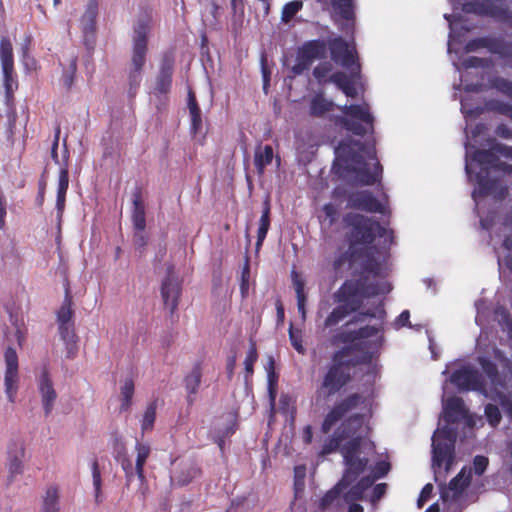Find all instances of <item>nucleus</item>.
Wrapping results in <instances>:
<instances>
[{"mask_svg": "<svg viewBox=\"0 0 512 512\" xmlns=\"http://www.w3.org/2000/svg\"><path fill=\"white\" fill-rule=\"evenodd\" d=\"M174 64H175L174 55L170 52L164 53L161 58L159 73L173 75Z\"/></svg>", "mask_w": 512, "mask_h": 512, "instance_id": "obj_54", "label": "nucleus"}, {"mask_svg": "<svg viewBox=\"0 0 512 512\" xmlns=\"http://www.w3.org/2000/svg\"><path fill=\"white\" fill-rule=\"evenodd\" d=\"M289 340L293 348L301 355H304L306 352L305 347L303 346L302 332L301 330H295L293 325H290L289 328Z\"/></svg>", "mask_w": 512, "mask_h": 512, "instance_id": "obj_51", "label": "nucleus"}, {"mask_svg": "<svg viewBox=\"0 0 512 512\" xmlns=\"http://www.w3.org/2000/svg\"><path fill=\"white\" fill-rule=\"evenodd\" d=\"M486 48L493 54L505 55L508 50V45L501 38L485 36L469 40L465 45L467 52H474L479 49Z\"/></svg>", "mask_w": 512, "mask_h": 512, "instance_id": "obj_21", "label": "nucleus"}, {"mask_svg": "<svg viewBox=\"0 0 512 512\" xmlns=\"http://www.w3.org/2000/svg\"><path fill=\"white\" fill-rule=\"evenodd\" d=\"M494 357L501 366L487 357H479L478 363L490 383L491 399L498 401L512 421V361L500 349L494 350Z\"/></svg>", "mask_w": 512, "mask_h": 512, "instance_id": "obj_5", "label": "nucleus"}, {"mask_svg": "<svg viewBox=\"0 0 512 512\" xmlns=\"http://www.w3.org/2000/svg\"><path fill=\"white\" fill-rule=\"evenodd\" d=\"M98 15L97 0H89L84 14L81 17V26L85 34H92L96 29V18Z\"/></svg>", "mask_w": 512, "mask_h": 512, "instance_id": "obj_35", "label": "nucleus"}, {"mask_svg": "<svg viewBox=\"0 0 512 512\" xmlns=\"http://www.w3.org/2000/svg\"><path fill=\"white\" fill-rule=\"evenodd\" d=\"M390 290L391 287L387 282L366 283L363 278L346 280L334 293V300L339 305L326 317L324 327H334L349 314L357 312L362 306L363 298L386 294Z\"/></svg>", "mask_w": 512, "mask_h": 512, "instance_id": "obj_4", "label": "nucleus"}, {"mask_svg": "<svg viewBox=\"0 0 512 512\" xmlns=\"http://www.w3.org/2000/svg\"><path fill=\"white\" fill-rule=\"evenodd\" d=\"M135 450L137 453L135 463V473L139 480L143 482L145 480L144 466L151 453V447L147 443H141L139 441L135 444Z\"/></svg>", "mask_w": 512, "mask_h": 512, "instance_id": "obj_39", "label": "nucleus"}, {"mask_svg": "<svg viewBox=\"0 0 512 512\" xmlns=\"http://www.w3.org/2000/svg\"><path fill=\"white\" fill-rule=\"evenodd\" d=\"M468 410L461 397L453 396L446 400L444 404V418L448 423H455L459 419L466 418Z\"/></svg>", "mask_w": 512, "mask_h": 512, "instance_id": "obj_26", "label": "nucleus"}, {"mask_svg": "<svg viewBox=\"0 0 512 512\" xmlns=\"http://www.w3.org/2000/svg\"><path fill=\"white\" fill-rule=\"evenodd\" d=\"M181 284L179 280L173 276L172 270L167 271V275L162 281L161 296L164 306L173 314L178 307L181 295Z\"/></svg>", "mask_w": 512, "mask_h": 512, "instance_id": "obj_17", "label": "nucleus"}, {"mask_svg": "<svg viewBox=\"0 0 512 512\" xmlns=\"http://www.w3.org/2000/svg\"><path fill=\"white\" fill-rule=\"evenodd\" d=\"M202 379V363L197 361L189 374L184 377V386L187 391V401L192 404L195 400V395L201 384Z\"/></svg>", "mask_w": 512, "mask_h": 512, "instance_id": "obj_27", "label": "nucleus"}, {"mask_svg": "<svg viewBox=\"0 0 512 512\" xmlns=\"http://www.w3.org/2000/svg\"><path fill=\"white\" fill-rule=\"evenodd\" d=\"M493 87L496 88L498 91L503 93L504 95L508 96L512 99V82L502 78L497 77L493 80Z\"/></svg>", "mask_w": 512, "mask_h": 512, "instance_id": "obj_55", "label": "nucleus"}, {"mask_svg": "<svg viewBox=\"0 0 512 512\" xmlns=\"http://www.w3.org/2000/svg\"><path fill=\"white\" fill-rule=\"evenodd\" d=\"M119 461H120L122 469L125 472L126 480L128 483H130L134 477V468H133L132 462L127 455H124L123 457H121Z\"/></svg>", "mask_w": 512, "mask_h": 512, "instance_id": "obj_60", "label": "nucleus"}, {"mask_svg": "<svg viewBox=\"0 0 512 512\" xmlns=\"http://www.w3.org/2000/svg\"><path fill=\"white\" fill-rule=\"evenodd\" d=\"M484 413H485L487 422L492 427H497L500 424V422L502 420V415H501V412H500V409L498 408V406H496L495 404H492V403H488L485 406Z\"/></svg>", "mask_w": 512, "mask_h": 512, "instance_id": "obj_49", "label": "nucleus"}, {"mask_svg": "<svg viewBox=\"0 0 512 512\" xmlns=\"http://www.w3.org/2000/svg\"><path fill=\"white\" fill-rule=\"evenodd\" d=\"M489 110L508 117L512 120V105L500 100H492L488 103Z\"/></svg>", "mask_w": 512, "mask_h": 512, "instance_id": "obj_50", "label": "nucleus"}, {"mask_svg": "<svg viewBox=\"0 0 512 512\" xmlns=\"http://www.w3.org/2000/svg\"><path fill=\"white\" fill-rule=\"evenodd\" d=\"M343 220L348 228L346 238L351 247H375V256L384 263L393 242V231L378 220L359 213H347Z\"/></svg>", "mask_w": 512, "mask_h": 512, "instance_id": "obj_3", "label": "nucleus"}, {"mask_svg": "<svg viewBox=\"0 0 512 512\" xmlns=\"http://www.w3.org/2000/svg\"><path fill=\"white\" fill-rule=\"evenodd\" d=\"M363 424V415L353 414L345 418L336 429L343 436V439L346 440L348 438L361 437L358 432L362 429Z\"/></svg>", "mask_w": 512, "mask_h": 512, "instance_id": "obj_30", "label": "nucleus"}, {"mask_svg": "<svg viewBox=\"0 0 512 512\" xmlns=\"http://www.w3.org/2000/svg\"><path fill=\"white\" fill-rule=\"evenodd\" d=\"M360 77L359 75H347L342 71H337L330 75L328 82L334 83L347 97L355 98L358 95L357 89L354 84V79Z\"/></svg>", "mask_w": 512, "mask_h": 512, "instance_id": "obj_28", "label": "nucleus"}, {"mask_svg": "<svg viewBox=\"0 0 512 512\" xmlns=\"http://www.w3.org/2000/svg\"><path fill=\"white\" fill-rule=\"evenodd\" d=\"M365 491L357 483L352 485L349 491L346 493L347 500H361L364 496Z\"/></svg>", "mask_w": 512, "mask_h": 512, "instance_id": "obj_64", "label": "nucleus"}, {"mask_svg": "<svg viewBox=\"0 0 512 512\" xmlns=\"http://www.w3.org/2000/svg\"><path fill=\"white\" fill-rule=\"evenodd\" d=\"M364 403V397L359 393H352L345 398L337 401L330 411L325 415L321 424V432L323 434L329 433L332 428L344 417Z\"/></svg>", "mask_w": 512, "mask_h": 512, "instance_id": "obj_14", "label": "nucleus"}, {"mask_svg": "<svg viewBox=\"0 0 512 512\" xmlns=\"http://www.w3.org/2000/svg\"><path fill=\"white\" fill-rule=\"evenodd\" d=\"M302 7L303 3L300 0H293L286 3L282 8L281 21L284 23L290 22Z\"/></svg>", "mask_w": 512, "mask_h": 512, "instance_id": "obj_48", "label": "nucleus"}, {"mask_svg": "<svg viewBox=\"0 0 512 512\" xmlns=\"http://www.w3.org/2000/svg\"><path fill=\"white\" fill-rule=\"evenodd\" d=\"M381 330H382L381 326L376 327V326L366 325L364 327L357 329L356 331H357L359 340L361 341V340L367 339L369 337L375 336Z\"/></svg>", "mask_w": 512, "mask_h": 512, "instance_id": "obj_57", "label": "nucleus"}, {"mask_svg": "<svg viewBox=\"0 0 512 512\" xmlns=\"http://www.w3.org/2000/svg\"><path fill=\"white\" fill-rule=\"evenodd\" d=\"M351 208L369 213H383L384 206L369 190H361L349 196Z\"/></svg>", "mask_w": 512, "mask_h": 512, "instance_id": "obj_18", "label": "nucleus"}, {"mask_svg": "<svg viewBox=\"0 0 512 512\" xmlns=\"http://www.w3.org/2000/svg\"><path fill=\"white\" fill-rule=\"evenodd\" d=\"M274 158L273 148L270 145H258L254 152V165L259 175H263L265 168L272 163Z\"/></svg>", "mask_w": 512, "mask_h": 512, "instance_id": "obj_34", "label": "nucleus"}, {"mask_svg": "<svg viewBox=\"0 0 512 512\" xmlns=\"http://www.w3.org/2000/svg\"><path fill=\"white\" fill-rule=\"evenodd\" d=\"M389 470H390L389 462H386V461L378 462L373 469V477L375 479L382 478V477L386 476V474L389 472Z\"/></svg>", "mask_w": 512, "mask_h": 512, "instance_id": "obj_63", "label": "nucleus"}, {"mask_svg": "<svg viewBox=\"0 0 512 512\" xmlns=\"http://www.w3.org/2000/svg\"><path fill=\"white\" fill-rule=\"evenodd\" d=\"M471 482V471L466 472L463 467L460 472L450 480L447 487L441 488V499L447 501L449 498L457 500Z\"/></svg>", "mask_w": 512, "mask_h": 512, "instance_id": "obj_20", "label": "nucleus"}, {"mask_svg": "<svg viewBox=\"0 0 512 512\" xmlns=\"http://www.w3.org/2000/svg\"><path fill=\"white\" fill-rule=\"evenodd\" d=\"M5 393L11 403L15 402L18 391L19 373H18V356L12 347H8L5 351Z\"/></svg>", "mask_w": 512, "mask_h": 512, "instance_id": "obj_16", "label": "nucleus"}, {"mask_svg": "<svg viewBox=\"0 0 512 512\" xmlns=\"http://www.w3.org/2000/svg\"><path fill=\"white\" fill-rule=\"evenodd\" d=\"M335 104L332 100L326 99L322 94H316L310 103V114L314 117H322L332 111Z\"/></svg>", "mask_w": 512, "mask_h": 512, "instance_id": "obj_40", "label": "nucleus"}, {"mask_svg": "<svg viewBox=\"0 0 512 512\" xmlns=\"http://www.w3.org/2000/svg\"><path fill=\"white\" fill-rule=\"evenodd\" d=\"M327 54V42L323 39L305 41L297 50L296 62L291 67L294 76L303 74L313 62L324 59Z\"/></svg>", "mask_w": 512, "mask_h": 512, "instance_id": "obj_12", "label": "nucleus"}, {"mask_svg": "<svg viewBox=\"0 0 512 512\" xmlns=\"http://www.w3.org/2000/svg\"><path fill=\"white\" fill-rule=\"evenodd\" d=\"M349 440L341 447L343 459L359 457L362 444V437L348 438Z\"/></svg>", "mask_w": 512, "mask_h": 512, "instance_id": "obj_46", "label": "nucleus"}, {"mask_svg": "<svg viewBox=\"0 0 512 512\" xmlns=\"http://www.w3.org/2000/svg\"><path fill=\"white\" fill-rule=\"evenodd\" d=\"M133 210L131 220L136 231H144L146 228L145 204L142 197V189L136 187L132 193Z\"/></svg>", "mask_w": 512, "mask_h": 512, "instance_id": "obj_25", "label": "nucleus"}, {"mask_svg": "<svg viewBox=\"0 0 512 512\" xmlns=\"http://www.w3.org/2000/svg\"><path fill=\"white\" fill-rule=\"evenodd\" d=\"M327 48H329L331 59L342 67L351 70L352 76L361 73L355 47L350 46L341 36L330 38L327 42Z\"/></svg>", "mask_w": 512, "mask_h": 512, "instance_id": "obj_11", "label": "nucleus"}, {"mask_svg": "<svg viewBox=\"0 0 512 512\" xmlns=\"http://www.w3.org/2000/svg\"><path fill=\"white\" fill-rule=\"evenodd\" d=\"M340 486L341 485L337 484L335 487L327 491L325 495L320 499L318 504L320 511L325 512L338 510L341 500V490L339 488Z\"/></svg>", "mask_w": 512, "mask_h": 512, "instance_id": "obj_38", "label": "nucleus"}, {"mask_svg": "<svg viewBox=\"0 0 512 512\" xmlns=\"http://www.w3.org/2000/svg\"><path fill=\"white\" fill-rule=\"evenodd\" d=\"M357 348L358 345L343 347L332 354L331 361L324 368L317 386L316 394L319 397L329 399L335 396L351 382L352 368L372 363L374 354L371 351H363L359 355L350 357Z\"/></svg>", "mask_w": 512, "mask_h": 512, "instance_id": "obj_2", "label": "nucleus"}, {"mask_svg": "<svg viewBox=\"0 0 512 512\" xmlns=\"http://www.w3.org/2000/svg\"><path fill=\"white\" fill-rule=\"evenodd\" d=\"M57 324L70 325L74 323V310H73V297L70 288L67 285L65 288V295L63 302L57 311Z\"/></svg>", "mask_w": 512, "mask_h": 512, "instance_id": "obj_32", "label": "nucleus"}, {"mask_svg": "<svg viewBox=\"0 0 512 512\" xmlns=\"http://www.w3.org/2000/svg\"><path fill=\"white\" fill-rule=\"evenodd\" d=\"M156 410H157V400H153L150 402L146 410L143 414L142 420H141V430L142 433L151 431L154 427V423L156 420Z\"/></svg>", "mask_w": 512, "mask_h": 512, "instance_id": "obj_44", "label": "nucleus"}, {"mask_svg": "<svg viewBox=\"0 0 512 512\" xmlns=\"http://www.w3.org/2000/svg\"><path fill=\"white\" fill-rule=\"evenodd\" d=\"M172 77L171 74L159 73L156 77L154 93L156 95H163L170 92L172 87Z\"/></svg>", "mask_w": 512, "mask_h": 512, "instance_id": "obj_47", "label": "nucleus"}, {"mask_svg": "<svg viewBox=\"0 0 512 512\" xmlns=\"http://www.w3.org/2000/svg\"><path fill=\"white\" fill-rule=\"evenodd\" d=\"M271 201H270V197L267 195L263 201V210H262V215L260 217V221H259V227H258V231H257V242H256V247L257 249H259L266 236H267V233H268V230L270 228V223H271Z\"/></svg>", "mask_w": 512, "mask_h": 512, "instance_id": "obj_33", "label": "nucleus"}, {"mask_svg": "<svg viewBox=\"0 0 512 512\" xmlns=\"http://www.w3.org/2000/svg\"><path fill=\"white\" fill-rule=\"evenodd\" d=\"M343 441V436H341L336 429L334 433L324 441L321 450L319 451V456L324 457L333 452H336L340 448Z\"/></svg>", "mask_w": 512, "mask_h": 512, "instance_id": "obj_43", "label": "nucleus"}, {"mask_svg": "<svg viewBox=\"0 0 512 512\" xmlns=\"http://www.w3.org/2000/svg\"><path fill=\"white\" fill-rule=\"evenodd\" d=\"M190 120H191V133L196 135L202 129V115L199 106L189 108Z\"/></svg>", "mask_w": 512, "mask_h": 512, "instance_id": "obj_53", "label": "nucleus"}, {"mask_svg": "<svg viewBox=\"0 0 512 512\" xmlns=\"http://www.w3.org/2000/svg\"><path fill=\"white\" fill-rule=\"evenodd\" d=\"M60 133H61V127L60 124H57L55 127V133H54V139L51 147V157L55 163H59V157H58V145H59V139H60Z\"/></svg>", "mask_w": 512, "mask_h": 512, "instance_id": "obj_62", "label": "nucleus"}, {"mask_svg": "<svg viewBox=\"0 0 512 512\" xmlns=\"http://www.w3.org/2000/svg\"><path fill=\"white\" fill-rule=\"evenodd\" d=\"M135 392V385L132 378H126L120 386L121 404L120 412L128 411L132 406V400Z\"/></svg>", "mask_w": 512, "mask_h": 512, "instance_id": "obj_41", "label": "nucleus"}, {"mask_svg": "<svg viewBox=\"0 0 512 512\" xmlns=\"http://www.w3.org/2000/svg\"><path fill=\"white\" fill-rule=\"evenodd\" d=\"M68 187L69 170L68 165L65 164V166L60 169L58 177L56 208L59 212H62L64 210Z\"/></svg>", "mask_w": 512, "mask_h": 512, "instance_id": "obj_36", "label": "nucleus"}, {"mask_svg": "<svg viewBox=\"0 0 512 512\" xmlns=\"http://www.w3.org/2000/svg\"><path fill=\"white\" fill-rule=\"evenodd\" d=\"M450 381L460 391H476L488 396L487 382L483 374L476 368L465 365L452 372Z\"/></svg>", "mask_w": 512, "mask_h": 512, "instance_id": "obj_13", "label": "nucleus"}, {"mask_svg": "<svg viewBox=\"0 0 512 512\" xmlns=\"http://www.w3.org/2000/svg\"><path fill=\"white\" fill-rule=\"evenodd\" d=\"M92 479L94 486V496L96 504H100L103 501L102 498V478L99 468L98 460L95 458L91 463Z\"/></svg>", "mask_w": 512, "mask_h": 512, "instance_id": "obj_45", "label": "nucleus"}, {"mask_svg": "<svg viewBox=\"0 0 512 512\" xmlns=\"http://www.w3.org/2000/svg\"><path fill=\"white\" fill-rule=\"evenodd\" d=\"M58 331H59L61 340L65 344L66 357L68 359H73L78 350V346H77L78 337L75 332V324H70V325L58 324Z\"/></svg>", "mask_w": 512, "mask_h": 512, "instance_id": "obj_31", "label": "nucleus"}, {"mask_svg": "<svg viewBox=\"0 0 512 512\" xmlns=\"http://www.w3.org/2000/svg\"><path fill=\"white\" fill-rule=\"evenodd\" d=\"M148 32V21L145 19L139 20L133 31L131 67L128 74L131 94H135L142 80V70L148 52Z\"/></svg>", "mask_w": 512, "mask_h": 512, "instance_id": "obj_8", "label": "nucleus"}, {"mask_svg": "<svg viewBox=\"0 0 512 512\" xmlns=\"http://www.w3.org/2000/svg\"><path fill=\"white\" fill-rule=\"evenodd\" d=\"M358 341H360V340H359L356 330L341 331L334 336V342H339V343H343V344H353L351 347L358 345V348L352 352L350 357L359 355L363 351H367L365 349L366 342L365 341L358 342Z\"/></svg>", "mask_w": 512, "mask_h": 512, "instance_id": "obj_37", "label": "nucleus"}, {"mask_svg": "<svg viewBox=\"0 0 512 512\" xmlns=\"http://www.w3.org/2000/svg\"><path fill=\"white\" fill-rule=\"evenodd\" d=\"M331 5L336 15L343 21L341 30L353 34L356 20L354 1L331 0Z\"/></svg>", "mask_w": 512, "mask_h": 512, "instance_id": "obj_19", "label": "nucleus"}, {"mask_svg": "<svg viewBox=\"0 0 512 512\" xmlns=\"http://www.w3.org/2000/svg\"><path fill=\"white\" fill-rule=\"evenodd\" d=\"M323 212L326 216V219H328L329 225L332 226L335 224L338 220V209L337 207L332 203H327L323 206Z\"/></svg>", "mask_w": 512, "mask_h": 512, "instance_id": "obj_59", "label": "nucleus"}, {"mask_svg": "<svg viewBox=\"0 0 512 512\" xmlns=\"http://www.w3.org/2000/svg\"><path fill=\"white\" fill-rule=\"evenodd\" d=\"M488 464H489V460L487 457L482 456V455L475 456V458L473 460V469H474L475 474L478 476L482 475L485 472Z\"/></svg>", "mask_w": 512, "mask_h": 512, "instance_id": "obj_58", "label": "nucleus"}, {"mask_svg": "<svg viewBox=\"0 0 512 512\" xmlns=\"http://www.w3.org/2000/svg\"><path fill=\"white\" fill-rule=\"evenodd\" d=\"M332 70V65L329 62H324L319 65H317L313 69V76L316 78V80L319 83H324L327 80H325L328 73Z\"/></svg>", "mask_w": 512, "mask_h": 512, "instance_id": "obj_56", "label": "nucleus"}, {"mask_svg": "<svg viewBox=\"0 0 512 512\" xmlns=\"http://www.w3.org/2000/svg\"><path fill=\"white\" fill-rule=\"evenodd\" d=\"M258 359V352L255 343H251L249 350L247 352L246 358L244 360L246 377L253 374L254 364Z\"/></svg>", "mask_w": 512, "mask_h": 512, "instance_id": "obj_52", "label": "nucleus"}, {"mask_svg": "<svg viewBox=\"0 0 512 512\" xmlns=\"http://www.w3.org/2000/svg\"><path fill=\"white\" fill-rule=\"evenodd\" d=\"M357 151L350 145L341 143L338 148L340 155L345 156L349 164L348 170L356 174V178L363 186H371L381 181L383 168L376 157L374 147H367L361 141L354 142Z\"/></svg>", "mask_w": 512, "mask_h": 512, "instance_id": "obj_6", "label": "nucleus"}, {"mask_svg": "<svg viewBox=\"0 0 512 512\" xmlns=\"http://www.w3.org/2000/svg\"><path fill=\"white\" fill-rule=\"evenodd\" d=\"M456 434L448 428L442 429L436 439L433 440L432 466L440 469L445 464L446 471H449L455 459Z\"/></svg>", "mask_w": 512, "mask_h": 512, "instance_id": "obj_10", "label": "nucleus"}, {"mask_svg": "<svg viewBox=\"0 0 512 512\" xmlns=\"http://www.w3.org/2000/svg\"><path fill=\"white\" fill-rule=\"evenodd\" d=\"M38 390L45 416L48 417L57 399V392L47 370H43L38 382Z\"/></svg>", "mask_w": 512, "mask_h": 512, "instance_id": "obj_22", "label": "nucleus"}, {"mask_svg": "<svg viewBox=\"0 0 512 512\" xmlns=\"http://www.w3.org/2000/svg\"><path fill=\"white\" fill-rule=\"evenodd\" d=\"M345 464V470L338 485L346 488L352 485L359 476L365 471L368 465V459L366 457H354L349 459H343Z\"/></svg>", "mask_w": 512, "mask_h": 512, "instance_id": "obj_23", "label": "nucleus"}, {"mask_svg": "<svg viewBox=\"0 0 512 512\" xmlns=\"http://www.w3.org/2000/svg\"><path fill=\"white\" fill-rule=\"evenodd\" d=\"M338 109H340L345 116L337 117L335 123L347 131L357 136H364L367 133V129L363 124L368 125L371 130L373 129L374 118L369 111L368 104L344 105L339 106Z\"/></svg>", "mask_w": 512, "mask_h": 512, "instance_id": "obj_9", "label": "nucleus"}, {"mask_svg": "<svg viewBox=\"0 0 512 512\" xmlns=\"http://www.w3.org/2000/svg\"><path fill=\"white\" fill-rule=\"evenodd\" d=\"M133 243L137 250L140 251V253H143L145 250V247L147 245V236L144 234V231H136L133 235Z\"/></svg>", "mask_w": 512, "mask_h": 512, "instance_id": "obj_61", "label": "nucleus"}, {"mask_svg": "<svg viewBox=\"0 0 512 512\" xmlns=\"http://www.w3.org/2000/svg\"><path fill=\"white\" fill-rule=\"evenodd\" d=\"M375 247L349 248L340 253L333 261L332 267L335 273L340 272L345 266L352 269L357 261H360L359 268L353 271L355 280L364 279L366 283H374L369 280L373 278L383 277L385 275V265L375 256Z\"/></svg>", "mask_w": 512, "mask_h": 512, "instance_id": "obj_7", "label": "nucleus"}, {"mask_svg": "<svg viewBox=\"0 0 512 512\" xmlns=\"http://www.w3.org/2000/svg\"><path fill=\"white\" fill-rule=\"evenodd\" d=\"M25 455V449L22 445L13 443L8 450V471L10 474V481L16 475L22 474L23 472V458Z\"/></svg>", "mask_w": 512, "mask_h": 512, "instance_id": "obj_29", "label": "nucleus"}, {"mask_svg": "<svg viewBox=\"0 0 512 512\" xmlns=\"http://www.w3.org/2000/svg\"><path fill=\"white\" fill-rule=\"evenodd\" d=\"M41 512H60L59 490L56 486H50L46 489Z\"/></svg>", "mask_w": 512, "mask_h": 512, "instance_id": "obj_42", "label": "nucleus"}, {"mask_svg": "<svg viewBox=\"0 0 512 512\" xmlns=\"http://www.w3.org/2000/svg\"><path fill=\"white\" fill-rule=\"evenodd\" d=\"M462 11L465 13H474L481 16H491L494 18L506 19L509 17L508 11L494 5L481 3L479 1L465 2L462 5Z\"/></svg>", "mask_w": 512, "mask_h": 512, "instance_id": "obj_24", "label": "nucleus"}, {"mask_svg": "<svg viewBox=\"0 0 512 512\" xmlns=\"http://www.w3.org/2000/svg\"><path fill=\"white\" fill-rule=\"evenodd\" d=\"M0 61L3 73V82L6 98H13L14 91L18 88V81L15 76L13 47L7 36L0 39Z\"/></svg>", "mask_w": 512, "mask_h": 512, "instance_id": "obj_15", "label": "nucleus"}, {"mask_svg": "<svg viewBox=\"0 0 512 512\" xmlns=\"http://www.w3.org/2000/svg\"><path fill=\"white\" fill-rule=\"evenodd\" d=\"M496 153L512 160V146L502 143H495L490 149H477L472 154V160L480 165V171L476 174L477 190L473 196L494 195L503 199L508 194V187L502 184L499 177H491V172H500L503 174H512V165L500 161Z\"/></svg>", "mask_w": 512, "mask_h": 512, "instance_id": "obj_1", "label": "nucleus"}]
</instances>
